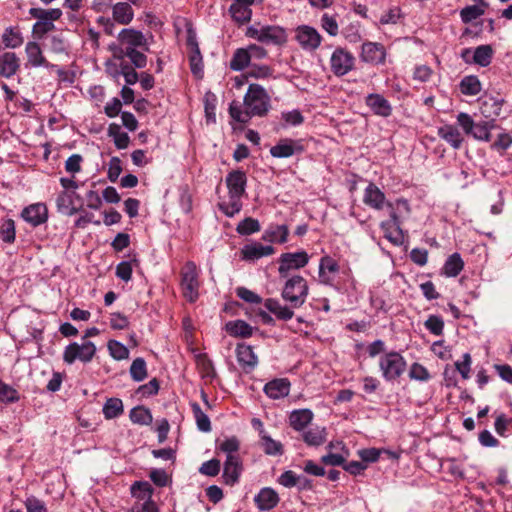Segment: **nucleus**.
Masks as SVG:
<instances>
[{
	"instance_id": "1",
	"label": "nucleus",
	"mask_w": 512,
	"mask_h": 512,
	"mask_svg": "<svg viewBox=\"0 0 512 512\" xmlns=\"http://www.w3.org/2000/svg\"><path fill=\"white\" fill-rule=\"evenodd\" d=\"M270 97L259 84H250L243 104L233 101L229 106L231 118L239 123H247L252 117H262L270 109Z\"/></svg>"
},
{
	"instance_id": "2",
	"label": "nucleus",
	"mask_w": 512,
	"mask_h": 512,
	"mask_svg": "<svg viewBox=\"0 0 512 512\" xmlns=\"http://www.w3.org/2000/svg\"><path fill=\"white\" fill-rule=\"evenodd\" d=\"M225 183L228 196L218 203V207L227 217H233L242 209V197L247 185L246 174L241 170H233L227 174Z\"/></svg>"
},
{
	"instance_id": "3",
	"label": "nucleus",
	"mask_w": 512,
	"mask_h": 512,
	"mask_svg": "<svg viewBox=\"0 0 512 512\" xmlns=\"http://www.w3.org/2000/svg\"><path fill=\"white\" fill-rule=\"evenodd\" d=\"M308 293L306 279L300 275H294L286 280L281 296L292 308H299L306 302Z\"/></svg>"
},
{
	"instance_id": "4",
	"label": "nucleus",
	"mask_w": 512,
	"mask_h": 512,
	"mask_svg": "<svg viewBox=\"0 0 512 512\" xmlns=\"http://www.w3.org/2000/svg\"><path fill=\"white\" fill-rule=\"evenodd\" d=\"M246 36L266 45H280L287 38L283 28L259 23L249 26L246 30Z\"/></svg>"
},
{
	"instance_id": "5",
	"label": "nucleus",
	"mask_w": 512,
	"mask_h": 512,
	"mask_svg": "<svg viewBox=\"0 0 512 512\" xmlns=\"http://www.w3.org/2000/svg\"><path fill=\"white\" fill-rule=\"evenodd\" d=\"M457 123L467 135L479 141H489L490 132L495 127L493 119L475 122L469 114L464 112L457 115Z\"/></svg>"
},
{
	"instance_id": "6",
	"label": "nucleus",
	"mask_w": 512,
	"mask_h": 512,
	"mask_svg": "<svg viewBox=\"0 0 512 512\" xmlns=\"http://www.w3.org/2000/svg\"><path fill=\"white\" fill-rule=\"evenodd\" d=\"M406 367L407 362L399 352L390 351L379 358V369L386 381H394L401 377Z\"/></svg>"
},
{
	"instance_id": "7",
	"label": "nucleus",
	"mask_w": 512,
	"mask_h": 512,
	"mask_svg": "<svg viewBox=\"0 0 512 512\" xmlns=\"http://www.w3.org/2000/svg\"><path fill=\"white\" fill-rule=\"evenodd\" d=\"M199 274V269L192 261H188L181 270L182 294L190 303L196 302L199 298Z\"/></svg>"
},
{
	"instance_id": "8",
	"label": "nucleus",
	"mask_w": 512,
	"mask_h": 512,
	"mask_svg": "<svg viewBox=\"0 0 512 512\" xmlns=\"http://www.w3.org/2000/svg\"><path fill=\"white\" fill-rule=\"evenodd\" d=\"M131 495L137 500L133 511L157 512V507L152 500L154 489L147 481H135L130 487Z\"/></svg>"
},
{
	"instance_id": "9",
	"label": "nucleus",
	"mask_w": 512,
	"mask_h": 512,
	"mask_svg": "<svg viewBox=\"0 0 512 512\" xmlns=\"http://www.w3.org/2000/svg\"><path fill=\"white\" fill-rule=\"evenodd\" d=\"M354 55L343 47H337L329 60L330 70L337 77H343L355 68Z\"/></svg>"
},
{
	"instance_id": "10",
	"label": "nucleus",
	"mask_w": 512,
	"mask_h": 512,
	"mask_svg": "<svg viewBox=\"0 0 512 512\" xmlns=\"http://www.w3.org/2000/svg\"><path fill=\"white\" fill-rule=\"evenodd\" d=\"M96 353L93 342L85 340L81 344L73 342L66 346L63 352V360L67 364H73L76 360L83 363L90 362Z\"/></svg>"
},
{
	"instance_id": "11",
	"label": "nucleus",
	"mask_w": 512,
	"mask_h": 512,
	"mask_svg": "<svg viewBox=\"0 0 512 512\" xmlns=\"http://www.w3.org/2000/svg\"><path fill=\"white\" fill-rule=\"evenodd\" d=\"M278 262V273L281 278H286L290 271L305 267L309 262V255L304 250L283 253L280 255Z\"/></svg>"
},
{
	"instance_id": "12",
	"label": "nucleus",
	"mask_w": 512,
	"mask_h": 512,
	"mask_svg": "<svg viewBox=\"0 0 512 512\" xmlns=\"http://www.w3.org/2000/svg\"><path fill=\"white\" fill-rule=\"evenodd\" d=\"M295 38L299 45L306 51H315L322 42V36L312 26L301 25L295 30Z\"/></svg>"
},
{
	"instance_id": "13",
	"label": "nucleus",
	"mask_w": 512,
	"mask_h": 512,
	"mask_svg": "<svg viewBox=\"0 0 512 512\" xmlns=\"http://www.w3.org/2000/svg\"><path fill=\"white\" fill-rule=\"evenodd\" d=\"M118 40L124 49V53L131 49H142L148 51L147 39L144 34L135 29H122L118 35Z\"/></svg>"
},
{
	"instance_id": "14",
	"label": "nucleus",
	"mask_w": 512,
	"mask_h": 512,
	"mask_svg": "<svg viewBox=\"0 0 512 512\" xmlns=\"http://www.w3.org/2000/svg\"><path fill=\"white\" fill-rule=\"evenodd\" d=\"M338 262L329 255L323 256L319 261L318 279L323 285L337 289L335 276L339 272Z\"/></svg>"
},
{
	"instance_id": "15",
	"label": "nucleus",
	"mask_w": 512,
	"mask_h": 512,
	"mask_svg": "<svg viewBox=\"0 0 512 512\" xmlns=\"http://www.w3.org/2000/svg\"><path fill=\"white\" fill-rule=\"evenodd\" d=\"M360 58L365 63L383 64L386 59L385 47L381 43L365 42L361 47Z\"/></svg>"
},
{
	"instance_id": "16",
	"label": "nucleus",
	"mask_w": 512,
	"mask_h": 512,
	"mask_svg": "<svg viewBox=\"0 0 512 512\" xmlns=\"http://www.w3.org/2000/svg\"><path fill=\"white\" fill-rule=\"evenodd\" d=\"M21 217L31 226L37 227L47 221L48 209L44 203L30 204L22 210Z\"/></svg>"
},
{
	"instance_id": "17",
	"label": "nucleus",
	"mask_w": 512,
	"mask_h": 512,
	"mask_svg": "<svg viewBox=\"0 0 512 512\" xmlns=\"http://www.w3.org/2000/svg\"><path fill=\"white\" fill-rule=\"evenodd\" d=\"M187 45L190 48L189 61L191 71L195 76L201 77L203 72L202 56L196 41V35L192 29L187 31Z\"/></svg>"
},
{
	"instance_id": "18",
	"label": "nucleus",
	"mask_w": 512,
	"mask_h": 512,
	"mask_svg": "<svg viewBox=\"0 0 512 512\" xmlns=\"http://www.w3.org/2000/svg\"><path fill=\"white\" fill-rule=\"evenodd\" d=\"M255 0H232L229 13L232 19L238 24H244L251 20L252 5Z\"/></svg>"
},
{
	"instance_id": "19",
	"label": "nucleus",
	"mask_w": 512,
	"mask_h": 512,
	"mask_svg": "<svg viewBox=\"0 0 512 512\" xmlns=\"http://www.w3.org/2000/svg\"><path fill=\"white\" fill-rule=\"evenodd\" d=\"M27 65L32 67L55 68L56 65L49 63L43 55L40 45L35 41H29L25 46Z\"/></svg>"
},
{
	"instance_id": "20",
	"label": "nucleus",
	"mask_w": 512,
	"mask_h": 512,
	"mask_svg": "<svg viewBox=\"0 0 512 512\" xmlns=\"http://www.w3.org/2000/svg\"><path fill=\"white\" fill-rule=\"evenodd\" d=\"M365 103L377 116L387 118L392 114L390 102L381 94L371 93L367 95Z\"/></svg>"
},
{
	"instance_id": "21",
	"label": "nucleus",
	"mask_w": 512,
	"mask_h": 512,
	"mask_svg": "<svg viewBox=\"0 0 512 512\" xmlns=\"http://www.w3.org/2000/svg\"><path fill=\"white\" fill-rule=\"evenodd\" d=\"M291 383L286 378H276L265 384L263 391L271 399L277 400L289 395Z\"/></svg>"
},
{
	"instance_id": "22",
	"label": "nucleus",
	"mask_w": 512,
	"mask_h": 512,
	"mask_svg": "<svg viewBox=\"0 0 512 512\" xmlns=\"http://www.w3.org/2000/svg\"><path fill=\"white\" fill-rule=\"evenodd\" d=\"M275 249L271 245H263L260 242L246 244L242 250V259L247 261H255L262 257L274 254Z\"/></svg>"
},
{
	"instance_id": "23",
	"label": "nucleus",
	"mask_w": 512,
	"mask_h": 512,
	"mask_svg": "<svg viewBox=\"0 0 512 512\" xmlns=\"http://www.w3.org/2000/svg\"><path fill=\"white\" fill-rule=\"evenodd\" d=\"M237 361L245 372H250L258 364V358L253 348L247 344H238L236 347Z\"/></svg>"
},
{
	"instance_id": "24",
	"label": "nucleus",
	"mask_w": 512,
	"mask_h": 512,
	"mask_svg": "<svg viewBox=\"0 0 512 512\" xmlns=\"http://www.w3.org/2000/svg\"><path fill=\"white\" fill-rule=\"evenodd\" d=\"M302 146L292 139H282L270 148V154L275 158H288L302 152Z\"/></svg>"
},
{
	"instance_id": "25",
	"label": "nucleus",
	"mask_w": 512,
	"mask_h": 512,
	"mask_svg": "<svg viewBox=\"0 0 512 512\" xmlns=\"http://www.w3.org/2000/svg\"><path fill=\"white\" fill-rule=\"evenodd\" d=\"M242 472V463L239 456L226 457L223 468V479L228 485H234L238 482Z\"/></svg>"
},
{
	"instance_id": "26",
	"label": "nucleus",
	"mask_w": 512,
	"mask_h": 512,
	"mask_svg": "<svg viewBox=\"0 0 512 512\" xmlns=\"http://www.w3.org/2000/svg\"><path fill=\"white\" fill-rule=\"evenodd\" d=\"M20 68V59L14 52H4L0 55V76L10 78Z\"/></svg>"
},
{
	"instance_id": "27",
	"label": "nucleus",
	"mask_w": 512,
	"mask_h": 512,
	"mask_svg": "<svg viewBox=\"0 0 512 512\" xmlns=\"http://www.w3.org/2000/svg\"><path fill=\"white\" fill-rule=\"evenodd\" d=\"M254 501L259 510L268 511L278 504L279 496L272 488L265 487L255 496Z\"/></svg>"
},
{
	"instance_id": "28",
	"label": "nucleus",
	"mask_w": 512,
	"mask_h": 512,
	"mask_svg": "<svg viewBox=\"0 0 512 512\" xmlns=\"http://www.w3.org/2000/svg\"><path fill=\"white\" fill-rule=\"evenodd\" d=\"M385 194L374 184L370 183L364 190L363 202L375 209L381 210L385 205Z\"/></svg>"
},
{
	"instance_id": "29",
	"label": "nucleus",
	"mask_w": 512,
	"mask_h": 512,
	"mask_svg": "<svg viewBox=\"0 0 512 512\" xmlns=\"http://www.w3.org/2000/svg\"><path fill=\"white\" fill-rule=\"evenodd\" d=\"M314 414L310 409L293 410L289 415V425L298 432L303 431L312 422Z\"/></svg>"
},
{
	"instance_id": "30",
	"label": "nucleus",
	"mask_w": 512,
	"mask_h": 512,
	"mask_svg": "<svg viewBox=\"0 0 512 512\" xmlns=\"http://www.w3.org/2000/svg\"><path fill=\"white\" fill-rule=\"evenodd\" d=\"M438 136L446 141L454 149H459L464 141V138L459 129L456 126L450 124L439 127Z\"/></svg>"
},
{
	"instance_id": "31",
	"label": "nucleus",
	"mask_w": 512,
	"mask_h": 512,
	"mask_svg": "<svg viewBox=\"0 0 512 512\" xmlns=\"http://www.w3.org/2000/svg\"><path fill=\"white\" fill-rule=\"evenodd\" d=\"M264 306L270 313L274 314L276 318L279 320L288 321L292 319L294 316V308H292L290 304L288 306L281 304L280 301L277 299H266L264 302Z\"/></svg>"
},
{
	"instance_id": "32",
	"label": "nucleus",
	"mask_w": 512,
	"mask_h": 512,
	"mask_svg": "<svg viewBox=\"0 0 512 512\" xmlns=\"http://www.w3.org/2000/svg\"><path fill=\"white\" fill-rule=\"evenodd\" d=\"M302 432V440L308 446L318 447L325 443L327 438V430L325 427L312 426L304 429Z\"/></svg>"
},
{
	"instance_id": "33",
	"label": "nucleus",
	"mask_w": 512,
	"mask_h": 512,
	"mask_svg": "<svg viewBox=\"0 0 512 512\" xmlns=\"http://www.w3.org/2000/svg\"><path fill=\"white\" fill-rule=\"evenodd\" d=\"M75 192L62 191L56 198V206L61 214L72 216L78 212L74 204Z\"/></svg>"
},
{
	"instance_id": "34",
	"label": "nucleus",
	"mask_w": 512,
	"mask_h": 512,
	"mask_svg": "<svg viewBox=\"0 0 512 512\" xmlns=\"http://www.w3.org/2000/svg\"><path fill=\"white\" fill-rule=\"evenodd\" d=\"M463 268L464 262L461 258V255L456 252L446 259L441 269V274L446 277H456L460 274Z\"/></svg>"
},
{
	"instance_id": "35",
	"label": "nucleus",
	"mask_w": 512,
	"mask_h": 512,
	"mask_svg": "<svg viewBox=\"0 0 512 512\" xmlns=\"http://www.w3.org/2000/svg\"><path fill=\"white\" fill-rule=\"evenodd\" d=\"M289 229L287 225H272L263 234V239L272 243L287 242Z\"/></svg>"
},
{
	"instance_id": "36",
	"label": "nucleus",
	"mask_w": 512,
	"mask_h": 512,
	"mask_svg": "<svg viewBox=\"0 0 512 512\" xmlns=\"http://www.w3.org/2000/svg\"><path fill=\"white\" fill-rule=\"evenodd\" d=\"M112 13L113 19L122 25L129 24L134 16V12L131 5L126 2L116 3L113 6Z\"/></svg>"
},
{
	"instance_id": "37",
	"label": "nucleus",
	"mask_w": 512,
	"mask_h": 512,
	"mask_svg": "<svg viewBox=\"0 0 512 512\" xmlns=\"http://www.w3.org/2000/svg\"><path fill=\"white\" fill-rule=\"evenodd\" d=\"M1 39L5 47L11 49L20 47L24 42L22 33L15 27H7L4 30Z\"/></svg>"
},
{
	"instance_id": "38",
	"label": "nucleus",
	"mask_w": 512,
	"mask_h": 512,
	"mask_svg": "<svg viewBox=\"0 0 512 512\" xmlns=\"http://www.w3.org/2000/svg\"><path fill=\"white\" fill-rule=\"evenodd\" d=\"M384 237L394 245H402L404 242V234L401 227L393 225V223L382 222L380 225Z\"/></svg>"
},
{
	"instance_id": "39",
	"label": "nucleus",
	"mask_w": 512,
	"mask_h": 512,
	"mask_svg": "<svg viewBox=\"0 0 512 512\" xmlns=\"http://www.w3.org/2000/svg\"><path fill=\"white\" fill-rule=\"evenodd\" d=\"M226 331L235 337H249L252 335V327L243 320L230 321L226 324Z\"/></svg>"
},
{
	"instance_id": "40",
	"label": "nucleus",
	"mask_w": 512,
	"mask_h": 512,
	"mask_svg": "<svg viewBox=\"0 0 512 512\" xmlns=\"http://www.w3.org/2000/svg\"><path fill=\"white\" fill-rule=\"evenodd\" d=\"M250 60L251 52L247 48H239L235 51L230 61V68L234 71H241L249 65Z\"/></svg>"
},
{
	"instance_id": "41",
	"label": "nucleus",
	"mask_w": 512,
	"mask_h": 512,
	"mask_svg": "<svg viewBox=\"0 0 512 512\" xmlns=\"http://www.w3.org/2000/svg\"><path fill=\"white\" fill-rule=\"evenodd\" d=\"M493 50L489 45H480L473 51L472 62L482 67L491 63Z\"/></svg>"
},
{
	"instance_id": "42",
	"label": "nucleus",
	"mask_w": 512,
	"mask_h": 512,
	"mask_svg": "<svg viewBox=\"0 0 512 512\" xmlns=\"http://www.w3.org/2000/svg\"><path fill=\"white\" fill-rule=\"evenodd\" d=\"M240 448V441L236 436L225 437L217 441V449L226 454V457L238 456L236 453Z\"/></svg>"
},
{
	"instance_id": "43",
	"label": "nucleus",
	"mask_w": 512,
	"mask_h": 512,
	"mask_svg": "<svg viewBox=\"0 0 512 512\" xmlns=\"http://www.w3.org/2000/svg\"><path fill=\"white\" fill-rule=\"evenodd\" d=\"M123 413V402L119 398L108 399L103 406V414L106 419H114Z\"/></svg>"
},
{
	"instance_id": "44",
	"label": "nucleus",
	"mask_w": 512,
	"mask_h": 512,
	"mask_svg": "<svg viewBox=\"0 0 512 512\" xmlns=\"http://www.w3.org/2000/svg\"><path fill=\"white\" fill-rule=\"evenodd\" d=\"M29 14L33 18H43V20L54 23L62 16V11L59 8L41 9V8H30Z\"/></svg>"
},
{
	"instance_id": "45",
	"label": "nucleus",
	"mask_w": 512,
	"mask_h": 512,
	"mask_svg": "<svg viewBox=\"0 0 512 512\" xmlns=\"http://www.w3.org/2000/svg\"><path fill=\"white\" fill-rule=\"evenodd\" d=\"M129 417L133 423L139 425H149L153 420L150 410L143 406L131 409Z\"/></svg>"
},
{
	"instance_id": "46",
	"label": "nucleus",
	"mask_w": 512,
	"mask_h": 512,
	"mask_svg": "<svg viewBox=\"0 0 512 512\" xmlns=\"http://www.w3.org/2000/svg\"><path fill=\"white\" fill-rule=\"evenodd\" d=\"M191 408L193 411L194 418L196 420L197 428L202 432L211 431V422L206 413H204L197 403H192Z\"/></svg>"
},
{
	"instance_id": "47",
	"label": "nucleus",
	"mask_w": 512,
	"mask_h": 512,
	"mask_svg": "<svg viewBox=\"0 0 512 512\" xmlns=\"http://www.w3.org/2000/svg\"><path fill=\"white\" fill-rule=\"evenodd\" d=\"M460 88L464 95L475 96L481 91V83L476 76H466L462 79Z\"/></svg>"
},
{
	"instance_id": "48",
	"label": "nucleus",
	"mask_w": 512,
	"mask_h": 512,
	"mask_svg": "<svg viewBox=\"0 0 512 512\" xmlns=\"http://www.w3.org/2000/svg\"><path fill=\"white\" fill-rule=\"evenodd\" d=\"M260 441L261 447L265 454L271 456L283 454V445L279 441L272 439L268 434L266 436H263V438H261Z\"/></svg>"
},
{
	"instance_id": "49",
	"label": "nucleus",
	"mask_w": 512,
	"mask_h": 512,
	"mask_svg": "<svg viewBox=\"0 0 512 512\" xmlns=\"http://www.w3.org/2000/svg\"><path fill=\"white\" fill-rule=\"evenodd\" d=\"M130 376L136 382H141L147 377V366L143 358L133 360L130 366Z\"/></svg>"
},
{
	"instance_id": "50",
	"label": "nucleus",
	"mask_w": 512,
	"mask_h": 512,
	"mask_svg": "<svg viewBox=\"0 0 512 512\" xmlns=\"http://www.w3.org/2000/svg\"><path fill=\"white\" fill-rule=\"evenodd\" d=\"M197 366L202 378L212 380L216 376L213 363L206 355L197 357Z\"/></svg>"
},
{
	"instance_id": "51",
	"label": "nucleus",
	"mask_w": 512,
	"mask_h": 512,
	"mask_svg": "<svg viewBox=\"0 0 512 512\" xmlns=\"http://www.w3.org/2000/svg\"><path fill=\"white\" fill-rule=\"evenodd\" d=\"M111 357L115 360H124L129 357L128 348L116 340H110L107 344Z\"/></svg>"
},
{
	"instance_id": "52",
	"label": "nucleus",
	"mask_w": 512,
	"mask_h": 512,
	"mask_svg": "<svg viewBox=\"0 0 512 512\" xmlns=\"http://www.w3.org/2000/svg\"><path fill=\"white\" fill-rule=\"evenodd\" d=\"M37 21L32 27V34L37 39H42L47 33L55 29L54 23L43 20V18H36Z\"/></svg>"
},
{
	"instance_id": "53",
	"label": "nucleus",
	"mask_w": 512,
	"mask_h": 512,
	"mask_svg": "<svg viewBox=\"0 0 512 512\" xmlns=\"http://www.w3.org/2000/svg\"><path fill=\"white\" fill-rule=\"evenodd\" d=\"M321 27L330 36H337L339 33V26L335 15L324 13L320 20Z\"/></svg>"
},
{
	"instance_id": "54",
	"label": "nucleus",
	"mask_w": 512,
	"mask_h": 512,
	"mask_svg": "<svg viewBox=\"0 0 512 512\" xmlns=\"http://www.w3.org/2000/svg\"><path fill=\"white\" fill-rule=\"evenodd\" d=\"M485 13V9L480 5H471L463 8L460 12L461 20L464 23H470Z\"/></svg>"
},
{
	"instance_id": "55",
	"label": "nucleus",
	"mask_w": 512,
	"mask_h": 512,
	"mask_svg": "<svg viewBox=\"0 0 512 512\" xmlns=\"http://www.w3.org/2000/svg\"><path fill=\"white\" fill-rule=\"evenodd\" d=\"M409 378L415 381L426 382L431 378V375L423 365L415 362L410 366Z\"/></svg>"
},
{
	"instance_id": "56",
	"label": "nucleus",
	"mask_w": 512,
	"mask_h": 512,
	"mask_svg": "<svg viewBox=\"0 0 512 512\" xmlns=\"http://www.w3.org/2000/svg\"><path fill=\"white\" fill-rule=\"evenodd\" d=\"M260 230L258 220L253 218H245L237 226V232L241 235H251Z\"/></svg>"
},
{
	"instance_id": "57",
	"label": "nucleus",
	"mask_w": 512,
	"mask_h": 512,
	"mask_svg": "<svg viewBox=\"0 0 512 512\" xmlns=\"http://www.w3.org/2000/svg\"><path fill=\"white\" fill-rule=\"evenodd\" d=\"M424 326L433 335L440 336L443 333L444 321L440 316L430 315Z\"/></svg>"
},
{
	"instance_id": "58",
	"label": "nucleus",
	"mask_w": 512,
	"mask_h": 512,
	"mask_svg": "<svg viewBox=\"0 0 512 512\" xmlns=\"http://www.w3.org/2000/svg\"><path fill=\"white\" fill-rule=\"evenodd\" d=\"M0 235L6 243H12L15 240V223L12 219L3 221L0 227Z\"/></svg>"
},
{
	"instance_id": "59",
	"label": "nucleus",
	"mask_w": 512,
	"mask_h": 512,
	"mask_svg": "<svg viewBox=\"0 0 512 512\" xmlns=\"http://www.w3.org/2000/svg\"><path fill=\"white\" fill-rule=\"evenodd\" d=\"M217 98L216 96L208 92L205 94L204 106L205 114L208 122H215V110H216Z\"/></svg>"
},
{
	"instance_id": "60",
	"label": "nucleus",
	"mask_w": 512,
	"mask_h": 512,
	"mask_svg": "<svg viewBox=\"0 0 512 512\" xmlns=\"http://www.w3.org/2000/svg\"><path fill=\"white\" fill-rule=\"evenodd\" d=\"M18 399L17 391L0 381V402L12 403L16 402Z\"/></svg>"
},
{
	"instance_id": "61",
	"label": "nucleus",
	"mask_w": 512,
	"mask_h": 512,
	"mask_svg": "<svg viewBox=\"0 0 512 512\" xmlns=\"http://www.w3.org/2000/svg\"><path fill=\"white\" fill-rule=\"evenodd\" d=\"M344 38L351 44H356L361 41L362 37L359 31L358 24H350L343 29Z\"/></svg>"
},
{
	"instance_id": "62",
	"label": "nucleus",
	"mask_w": 512,
	"mask_h": 512,
	"mask_svg": "<svg viewBox=\"0 0 512 512\" xmlns=\"http://www.w3.org/2000/svg\"><path fill=\"white\" fill-rule=\"evenodd\" d=\"M27 512H48L45 503L35 496H29L24 502Z\"/></svg>"
},
{
	"instance_id": "63",
	"label": "nucleus",
	"mask_w": 512,
	"mask_h": 512,
	"mask_svg": "<svg viewBox=\"0 0 512 512\" xmlns=\"http://www.w3.org/2000/svg\"><path fill=\"white\" fill-rule=\"evenodd\" d=\"M220 461L217 459H211L209 461L204 462L199 468V472L203 475L207 476H216L220 471Z\"/></svg>"
},
{
	"instance_id": "64",
	"label": "nucleus",
	"mask_w": 512,
	"mask_h": 512,
	"mask_svg": "<svg viewBox=\"0 0 512 512\" xmlns=\"http://www.w3.org/2000/svg\"><path fill=\"white\" fill-rule=\"evenodd\" d=\"M300 479V476L296 475L293 471L288 470L279 476L278 482L286 488H291L296 486L300 482Z\"/></svg>"
}]
</instances>
